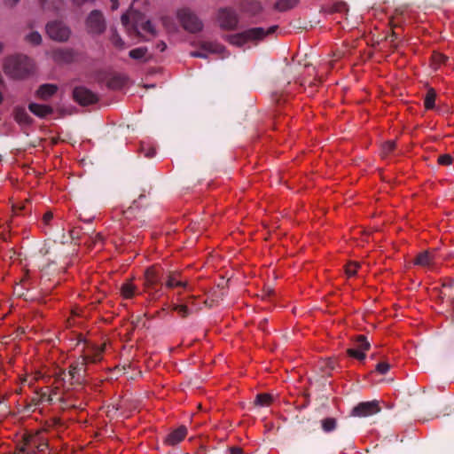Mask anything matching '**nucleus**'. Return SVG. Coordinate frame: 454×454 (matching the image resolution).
Returning <instances> with one entry per match:
<instances>
[{
	"mask_svg": "<svg viewBox=\"0 0 454 454\" xmlns=\"http://www.w3.org/2000/svg\"><path fill=\"white\" fill-rule=\"evenodd\" d=\"M360 268V264L356 262H350L346 265L345 271L348 277H353Z\"/></svg>",
	"mask_w": 454,
	"mask_h": 454,
	"instance_id": "c85d7f7f",
	"label": "nucleus"
},
{
	"mask_svg": "<svg viewBox=\"0 0 454 454\" xmlns=\"http://www.w3.org/2000/svg\"><path fill=\"white\" fill-rule=\"evenodd\" d=\"M3 45L0 43V51H2Z\"/></svg>",
	"mask_w": 454,
	"mask_h": 454,
	"instance_id": "49530a36",
	"label": "nucleus"
},
{
	"mask_svg": "<svg viewBox=\"0 0 454 454\" xmlns=\"http://www.w3.org/2000/svg\"><path fill=\"white\" fill-rule=\"evenodd\" d=\"M217 20L220 27L223 29L231 30L238 25V16L231 9H221Z\"/></svg>",
	"mask_w": 454,
	"mask_h": 454,
	"instance_id": "0eeeda50",
	"label": "nucleus"
},
{
	"mask_svg": "<svg viewBox=\"0 0 454 454\" xmlns=\"http://www.w3.org/2000/svg\"><path fill=\"white\" fill-rule=\"evenodd\" d=\"M52 213L47 212L43 215V220L45 223H48L52 219Z\"/></svg>",
	"mask_w": 454,
	"mask_h": 454,
	"instance_id": "4c0bfd02",
	"label": "nucleus"
},
{
	"mask_svg": "<svg viewBox=\"0 0 454 454\" xmlns=\"http://www.w3.org/2000/svg\"><path fill=\"white\" fill-rule=\"evenodd\" d=\"M4 72L13 78H23L33 69L32 61L26 56L19 55L9 58L4 66Z\"/></svg>",
	"mask_w": 454,
	"mask_h": 454,
	"instance_id": "7ed1b4c3",
	"label": "nucleus"
},
{
	"mask_svg": "<svg viewBox=\"0 0 454 454\" xmlns=\"http://www.w3.org/2000/svg\"><path fill=\"white\" fill-rule=\"evenodd\" d=\"M111 1H112V6H111L112 10H116L119 6L117 0H111Z\"/></svg>",
	"mask_w": 454,
	"mask_h": 454,
	"instance_id": "37998d69",
	"label": "nucleus"
},
{
	"mask_svg": "<svg viewBox=\"0 0 454 454\" xmlns=\"http://www.w3.org/2000/svg\"><path fill=\"white\" fill-rule=\"evenodd\" d=\"M275 31V27H271L267 30L262 27H254L247 29L242 33L231 35L229 41L231 44L241 46L247 42L258 41L263 39L267 35Z\"/></svg>",
	"mask_w": 454,
	"mask_h": 454,
	"instance_id": "20e7f679",
	"label": "nucleus"
},
{
	"mask_svg": "<svg viewBox=\"0 0 454 454\" xmlns=\"http://www.w3.org/2000/svg\"><path fill=\"white\" fill-rule=\"evenodd\" d=\"M272 397L269 394H260L256 396L255 403L261 406H268L270 404Z\"/></svg>",
	"mask_w": 454,
	"mask_h": 454,
	"instance_id": "393cba45",
	"label": "nucleus"
},
{
	"mask_svg": "<svg viewBox=\"0 0 454 454\" xmlns=\"http://www.w3.org/2000/svg\"><path fill=\"white\" fill-rule=\"evenodd\" d=\"M447 60V57L442 53L435 52L432 56V67L437 69L442 64H444Z\"/></svg>",
	"mask_w": 454,
	"mask_h": 454,
	"instance_id": "4be33fe9",
	"label": "nucleus"
},
{
	"mask_svg": "<svg viewBox=\"0 0 454 454\" xmlns=\"http://www.w3.org/2000/svg\"><path fill=\"white\" fill-rule=\"evenodd\" d=\"M176 16L179 22L186 31L196 33L202 29V22L190 9H179L176 12Z\"/></svg>",
	"mask_w": 454,
	"mask_h": 454,
	"instance_id": "39448f33",
	"label": "nucleus"
},
{
	"mask_svg": "<svg viewBox=\"0 0 454 454\" xmlns=\"http://www.w3.org/2000/svg\"><path fill=\"white\" fill-rule=\"evenodd\" d=\"M166 286L168 288H174L176 286L186 287L187 282L183 281L179 278V275L177 273H171L168 276V279L166 281Z\"/></svg>",
	"mask_w": 454,
	"mask_h": 454,
	"instance_id": "f3484780",
	"label": "nucleus"
},
{
	"mask_svg": "<svg viewBox=\"0 0 454 454\" xmlns=\"http://www.w3.org/2000/svg\"><path fill=\"white\" fill-rule=\"evenodd\" d=\"M20 0H6V3L10 5H14L16 4Z\"/></svg>",
	"mask_w": 454,
	"mask_h": 454,
	"instance_id": "c03bdc74",
	"label": "nucleus"
},
{
	"mask_svg": "<svg viewBox=\"0 0 454 454\" xmlns=\"http://www.w3.org/2000/svg\"><path fill=\"white\" fill-rule=\"evenodd\" d=\"M231 454H241L242 450L240 448H232L231 450Z\"/></svg>",
	"mask_w": 454,
	"mask_h": 454,
	"instance_id": "79ce46f5",
	"label": "nucleus"
},
{
	"mask_svg": "<svg viewBox=\"0 0 454 454\" xmlns=\"http://www.w3.org/2000/svg\"><path fill=\"white\" fill-rule=\"evenodd\" d=\"M187 435V428L184 426H180L172 430L165 438L164 443L170 446H175L181 442Z\"/></svg>",
	"mask_w": 454,
	"mask_h": 454,
	"instance_id": "9b49d317",
	"label": "nucleus"
},
{
	"mask_svg": "<svg viewBox=\"0 0 454 454\" xmlns=\"http://www.w3.org/2000/svg\"><path fill=\"white\" fill-rule=\"evenodd\" d=\"M390 365L386 362L379 363L376 366V371L380 374H386L389 371Z\"/></svg>",
	"mask_w": 454,
	"mask_h": 454,
	"instance_id": "f704fd0d",
	"label": "nucleus"
},
{
	"mask_svg": "<svg viewBox=\"0 0 454 454\" xmlns=\"http://www.w3.org/2000/svg\"><path fill=\"white\" fill-rule=\"evenodd\" d=\"M296 4V0H280L276 4V7L280 11H285L294 7Z\"/></svg>",
	"mask_w": 454,
	"mask_h": 454,
	"instance_id": "cd10ccee",
	"label": "nucleus"
},
{
	"mask_svg": "<svg viewBox=\"0 0 454 454\" xmlns=\"http://www.w3.org/2000/svg\"><path fill=\"white\" fill-rule=\"evenodd\" d=\"M261 9H262V7H261L260 3L256 2V1L251 2V3H249V6H245L244 7V10L246 12H251L253 14L257 13L258 12H260Z\"/></svg>",
	"mask_w": 454,
	"mask_h": 454,
	"instance_id": "473e14b6",
	"label": "nucleus"
},
{
	"mask_svg": "<svg viewBox=\"0 0 454 454\" xmlns=\"http://www.w3.org/2000/svg\"><path fill=\"white\" fill-rule=\"evenodd\" d=\"M347 353L349 356L354 357L357 360H364L366 356V354L362 349H356V348H351L347 350Z\"/></svg>",
	"mask_w": 454,
	"mask_h": 454,
	"instance_id": "a878e982",
	"label": "nucleus"
},
{
	"mask_svg": "<svg viewBox=\"0 0 454 454\" xmlns=\"http://www.w3.org/2000/svg\"><path fill=\"white\" fill-rule=\"evenodd\" d=\"M147 52V49L145 47H139L134 50H131L129 53V57L134 59H142L145 57Z\"/></svg>",
	"mask_w": 454,
	"mask_h": 454,
	"instance_id": "5701e85b",
	"label": "nucleus"
},
{
	"mask_svg": "<svg viewBox=\"0 0 454 454\" xmlns=\"http://www.w3.org/2000/svg\"><path fill=\"white\" fill-rule=\"evenodd\" d=\"M86 29L91 35H100L106 29V21L103 14L98 11H92L86 20Z\"/></svg>",
	"mask_w": 454,
	"mask_h": 454,
	"instance_id": "423d86ee",
	"label": "nucleus"
},
{
	"mask_svg": "<svg viewBox=\"0 0 454 454\" xmlns=\"http://www.w3.org/2000/svg\"><path fill=\"white\" fill-rule=\"evenodd\" d=\"M41 378H43L42 373L40 372H36L35 374L26 375L22 379V382H26L29 387H32L34 383Z\"/></svg>",
	"mask_w": 454,
	"mask_h": 454,
	"instance_id": "7c9ffc66",
	"label": "nucleus"
},
{
	"mask_svg": "<svg viewBox=\"0 0 454 454\" xmlns=\"http://www.w3.org/2000/svg\"><path fill=\"white\" fill-rule=\"evenodd\" d=\"M336 427V420L332 418H327L322 420V427L325 432L333 431Z\"/></svg>",
	"mask_w": 454,
	"mask_h": 454,
	"instance_id": "c756f323",
	"label": "nucleus"
},
{
	"mask_svg": "<svg viewBox=\"0 0 454 454\" xmlns=\"http://www.w3.org/2000/svg\"><path fill=\"white\" fill-rule=\"evenodd\" d=\"M201 49L209 53L218 54L223 53L224 51V48L221 44L214 42H203L201 43Z\"/></svg>",
	"mask_w": 454,
	"mask_h": 454,
	"instance_id": "a211bd4d",
	"label": "nucleus"
},
{
	"mask_svg": "<svg viewBox=\"0 0 454 454\" xmlns=\"http://www.w3.org/2000/svg\"><path fill=\"white\" fill-rule=\"evenodd\" d=\"M433 260L431 254L428 251H424L416 257L415 264L422 267H431Z\"/></svg>",
	"mask_w": 454,
	"mask_h": 454,
	"instance_id": "dca6fc26",
	"label": "nucleus"
},
{
	"mask_svg": "<svg viewBox=\"0 0 454 454\" xmlns=\"http://www.w3.org/2000/svg\"><path fill=\"white\" fill-rule=\"evenodd\" d=\"M26 42L32 45H38L42 42V36L38 32H31L26 36Z\"/></svg>",
	"mask_w": 454,
	"mask_h": 454,
	"instance_id": "b1692460",
	"label": "nucleus"
},
{
	"mask_svg": "<svg viewBox=\"0 0 454 454\" xmlns=\"http://www.w3.org/2000/svg\"><path fill=\"white\" fill-rule=\"evenodd\" d=\"M380 411L377 401L364 402L353 408L351 415L354 417H367L378 413Z\"/></svg>",
	"mask_w": 454,
	"mask_h": 454,
	"instance_id": "1a4fd4ad",
	"label": "nucleus"
},
{
	"mask_svg": "<svg viewBox=\"0 0 454 454\" xmlns=\"http://www.w3.org/2000/svg\"><path fill=\"white\" fill-rule=\"evenodd\" d=\"M155 154V150L153 148H149L146 152H145V155L146 157H153Z\"/></svg>",
	"mask_w": 454,
	"mask_h": 454,
	"instance_id": "ea45409f",
	"label": "nucleus"
},
{
	"mask_svg": "<svg viewBox=\"0 0 454 454\" xmlns=\"http://www.w3.org/2000/svg\"><path fill=\"white\" fill-rule=\"evenodd\" d=\"M58 87L53 84H43L39 87L36 95L41 99H48L57 92Z\"/></svg>",
	"mask_w": 454,
	"mask_h": 454,
	"instance_id": "ddd939ff",
	"label": "nucleus"
},
{
	"mask_svg": "<svg viewBox=\"0 0 454 454\" xmlns=\"http://www.w3.org/2000/svg\"><path fill=\"white\" fill-rule=\"evenodd\" d=\"M436 100V92L434 89H429L424 99V106L427 110H431L434 107Z\"/></svg>",
	"mask_w": 454,
	"mask_h": 454,
	"instance_id": "6ab92c4d",
	"label": "nucleus"
},
{
	"mask_svg": "<svg viewBox=\"0 0 454 454\" xmlns=\"http://www.w3.org/2000/svg\"><path fill=\"white\" fill-rule=\"evenodd\" d=\"M112 43L118 48L121 49L124 47V43L123 41L121 40V38L118 35H113L112 38Z\"/></svg>",
	"mask_w": 454,
	"mask_h": 454,
	"instance_id": "e433bc0d",
	"label": "nucleus"
},
{
	"mask_svg": "<svg viewBox=\"0 0 454 454\" xmlns=\"http://www.w3.org/2000/svg\"><path fill=\"white\" fill-rule=\"evenodd\" d=\"M105 345L95 346L89 345L83 351V355L81 357V361L70 364L67 372H62L56 375L53 381V388L55 391L60 390L61 388L68 389L66 386L67 382L71 386L74 381H79L81 379V372H85V365L87 364H94L99 362L102 359ZM57 394V392H55Z\"/></svg>",
	"mask_w": 454,
	"mask_h": 454,
	"instance_id": "f257e3e1",
	"label": "nucleus"
},
{
	"mask_svg": "<svg viewBox=\"0 0 454 454\" xmlns=\"http://www.w3.org/2000/svg\"><path fill=\"white\" fill-rule=\"evenodd\" d=\"M158 272L156 268L152 267L146 270L145 273V285L146 288H152L158 282Z\"/></svg>",
	"mask_w": 454,
	"mask_h": 454,
	"instance_id": "2eb2a0df",
	"label": "nucleus"
},
{
	"mask_svg": "<svg viewBox=\"0 0 454 454\" xmlns=\"http://www.w3.org/2000/svg\"><path fill=\"white\" fill-rule=\"evenodd\" d=\"M120 293L123 299H131L138 294V290L132 281H127L121 285Z\"/></svg>",
	"mask_w": 454,
	"mask_h": 454,
	"instance_id": "f8f14e48",
	"label": "nucleus"
},
{
	"mask_svg": "<svg viewBox=\"0 0 454 454\" xmlns=\"http://www.w3.org/2000/svg\"><path fill=\"white\" fill-rule=\"evenodd\" d=\"M172 309L176 311L177 314L182 317H185L189 314V309L187 306L184 304L174 305L172 307Z\"/></svg>",
	"mask_w": 454,
	"mask_h": 454,
	"instance_id": "2f4dec72",
	"label": "nucleus"
},
{
	"mask_svg": "<svg viewBox=\"0 0 454 454\" xmlns=\"http://www.w3.org/2000/svg\"><path fill=\"white\" fill-rule=\"evenodd\" d=\"M45 447H46V444H40L37 447V449H38L39 451H43Z\"/></svg>",
	"mask_w": 454,
	"mask_h": 454,
	"instance_id": "a18cd8bd",
	"label": "nucleus"
},
{
	"mask_svg": "<svg viewBox=\"0 0 454 454\" xmlns=\"http://www.w3.org/2000/svg\"><path fill=\"white\" fill-rule=\"evenodd\" d=\"M451 162H452V158L449 154L440 155L438 158V163L441 165L448 166V165L451 164Z\"/></svg>",
	"mask_w": 454,
	"mask_h": 454,
	"instance_id": "c9c22d12",
	"label": "nucleus"
},
{
	"mask_svg": "<svg viewBox=\"0 0 454 454\" xmlns=\"http://www.w3.org/2000/svg\"><path fill=\"white\" fill-rule=\"evenodd\" d=\"M74 98L76 102L82 106H88L97 102V96L83 87H78L74 90Z\"/></svg>",
	"mask_w": 454,
	"mask_h": 454,
	"instance_id": "9d476101",
	"label": "nucleus"
},
{
	"mask_svg": "<svg viewBox=\"0 0 454 454\" xmlns=\"http://www.w3.org/2000/svg\"><path fill=\"white\" fill-rule=\"evenodd\" d=\"M156 47L160 51L162 52L166 50L167 45L164 42H160L159 43H157Z\"/></svg>",
	"mask_w": 454,
	"mask_h": 454,
	"instance_id": "58836bf2",
	"label": "nucleus"
},
{
	"mask_svg": "<svg viewBox=\"0 0 454 454\" xmlns=\"http://www.w3.org/2000/svg\"><path fill=\"white\" fill-rule=\"evenodd\" d=\"M356 349H362L366 354V351L370 348V343L366 338L363 335H359L355 340V347Z\"/></svg>",
	"mask_w": 454,
	"mask_h": 454,
	"instance_id": "412c9836",
	"label": "nucleus"
},
{
	"mask_svg": "<svg viewBox=\"0 0 454 454\" xmlns=\"http://www.w3.org/2000/svg\"><path fill=\"white\" fill-rule=\"evenodd\" d=\"M137 1L138 0H134L130 10L121 16V23L130 36L139 35L141 31L145 33L143 37L145 39L155 36L156 30L151 21L145 20L144 15L134 10Z\"/></svg>",
	"mask_w": 454,
	"mask_h": 454,
	"instance_id": "f03ea898",
	"label": "nucleus"
},
{
	"mask_svg": "<svg viewBox=\"0 0 454 454\" xmlns=\"http://www.w3.org/2000/svg\"><path fill=\"white\" fill-rule=\"evenodd\" d=\"M28 108L34 114L39 117H45L52 112V109L50 106L35 103L30 104Z\"/></svg>",
	"mask_w": 454,
	"mask_h": 454,
	"instance_id": "4468645a",
	"label": "nucleus"
},
{
	"mask_svg": "<svg viewBox=\"0 0 454 454\" xmlns=\"http://www.w3.org/2000/svg\"><path fill=\"white\" fill-rule=\"evenodd\" d=\"M192 57H198V58H205L206 54L200 51H193L191 53Z\"/></svg>",
	"mask_w": 454,
	"mask_h": 454,
	"instance_id": "a19ab883",
	"label": "nucleus"
},
{
	"mask_svg": "<svg viewBox=\"0 0 454 454\" xmlns=\"http://www.w3.org/2000/svg\"><path fill=\"white\" fill-rule=\"evenodd\" d=\"M49 36L56 41H66L70 35V30L61 22H51L46 27Z\"/></svg>",
	"mask_w": 454,
	"mask_h": 454,
	"instance_id": "6e6552de",
	"label": "nucleus"
},
{
	"mask_svg": "<svg viewBox=\"0 0 454 454\" xmlns=\"http://www.w3.org/2000/svg\"><path fill=\"white\" fill-rule=\"evenodd\" d=\"M395 144L394 141H387L382 145V154L384 156L390 153L395 149Z\"/></svg>",
	"mask_w": 454,
	"mask_h": 454,
	"instance_id": "72a5a7b5",
	"label": "nucleus"
},
{
	"mask_svg": "<svg viewBox=\"0 0 454 454\" xmlns=\"http://www.w3.org/2000/svg\"><path fill=\"white\" fill-rule=\"evenodd\" d=\"M15 120L20 124H27L30 118L25 109L17 108L15 110Z\"/></svg>",
	"mask_w": 454,
	"mask_h": 454,
	"instance_id": "aec40b11",
	"label": "nucleus"
},
{
	"mask_svg": "<svg viewBox=\"0 0 454 454\" xmlns=\"http://www.w3.org/2000/svg\"><path fill=\"white\" fill-rule=\"evenodd\" d=\"M161 22L168 32H174L176 30V26L170 17H168V16L162 17Z\"/></svg>",
	"mask_w": 454,
	"mask_h": 454,
	"instance_id": "bb28decb",
	"label": "nucleus"
}]
</instances>
